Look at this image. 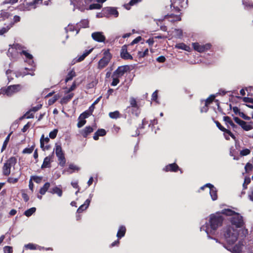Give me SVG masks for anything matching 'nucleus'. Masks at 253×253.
Returning a JSON list of instances; mask_svg holds the SVG:
<instances>
[{
  "label": "nucleus",
  "instance_id": "obj_1",
  "mask_svg": "<svg viewBox=\"0 0 253 253\" xmlns=\"http://www.w3.org/2000/svg\"><path fill=\"white\" fill-rule=\"evenodd\" d=\"M223 221V217L219 212L211 214L208 221L201 226L200 230L205 231L209 238L213 239L211 236L215 234L217 229L222 226Z\"/></svg>",
  "mask_w": 253,
  "mask_h": 253
},
{
  "label": "nucleus",
  "instance_id": "obj_2",
  "mask_svg": "<svg viewBox=\"0 0 253 253\" xmlns=\"http://www.w3.org/2000/svg\"><path fill=\"white\" fill-rule=\"evenodd\" d=\"M221 213L230 217L229 220L231 225L236 228H241L243 226L244 222L243 216L238 212L230 209H225L221 211Z\"/></svg>",
  "mask_w": 253,
  "mask_h": 253
},
{
  "label": "nucleus",
  "instance_id": "obj_3",
  "mask_svg": "<svg viewBox=\"0 0 253 253\" xmlns=\"http://www.w3.org/2000/svg\"><path fill=\"white\" fill-rule=\"evenodd\" d=\"M22 54L25 56L27 60H29V64H32L33 63L32 55L22 49L21 46L18 44H14L10 46L7 52L8 56L13 59L17 58Z\"/></svg>",
  "mask_w": 253,
  "mask_h": 253
},
{
  "label": "nucleus",
  "instance_id": "obj_4",
  "mask_svg": "<svg viewBox=\"0 0 253 253\" xmlns=\"http://www.w3.org/2000/svg\"><path fill=\"white\" fill-rule=\"evenodd\" d=\"M238 231L233 227L228 226L224 231V238L228 245L233 244L238 238Z\"/></svg>",
  "mask_w": 253,
  "mask_h": 253
},
{
  "label": "nucleus",
  "instance_id": "obj_5",
  "mask_svg": "<svg viewBox=\"0 0 253 253\" xmlns=\"http://www.w3.org/2000/svg\"><path fill=\"white\" fill-rule=\"evenodd\" d=\"M17 163L16 158L14 157L9 158L3 164L2 167V174L5 176H8L10 174L11 168H14Z\"/></svg>",
  "mask_w": 253,
  "mask_h": 253
},
{
  "label": "nucleus",
  "instance_id": "obj_6",
  "mask_svg": "<svg viewBox=\"0 0 253 253\" xmlns=\"http://www.w3.org/2000/svg\"><path fill=\"white\" fill-rule=\"evenodd\" d=\"M22 88V86L20 84L10 85L6 88H1L0 89V95L6 94L8 96H10L20 91Z\"/></svg>",
  "mask_w": 253,
  "mask_h": 253
},
{
  "label": "nucleus",
  "instance_id": "obj_7",
  "mask_svg": "<svg viewBox=\"0 0 253 253\" xmlns=\"http://www.w3.org/2000/svg\"><path fill=\"white\" fill-rule=\"evenodd\" d=\"M112 55L109 50H105L103 52V57L99 61L97 68L101 70L106 67L110 61Z\"/></svg>",
  "mask_w": 253,
  "mask_h": 253
},
{
  "label": "nucleus",
  "instance_id": "obj_8",
  "mask_svg": "<svg viewBox=\"0 0 253 253\" xmlns=\"http://www.w3.org/2000/svg\"><path fill=\"white\" fill-rule=\"evenodd\" d=\"M54 151L58 158L59 165L62 167H64L66 164V160L61 145L56 144Z\"/></svg>",
  "mask_w": 253,
  "mask_h": 253
},
{
  "label": "nucleus",
  "instance_id": "obj_9",
  "mask_svg": "<svg viewBox=\"0 0 253 253\" xmlns=\"http://www.w3.org/2000/svg\"><path fill=\"white\" fill-rule=\"evenodd\" d=\"M192 46L195 50L199 52H203L211 48V44L206 43L205 44H200L198 42L192 43Z\"/></svg>",
  "mask_w": 253,
  "mask_h": 253
},
{
  "label": "nucleus",
  "instance_id": "obj_10",
  "mask_svg": "<svg viewBox=\"0 0 253 253\" xmlns=\"http://www.w3.org/2000/svg\"><path fill=\"white\" fill-rule=\"evenodd\" d=\"M208 187L209 189L211 199L215 201L217 199V190L216 188L210 183H207L201 187V190H203L205 188Z\"/></svg>",
  "mask_w": 253,
  "mask_h": 253
},
{
  "label": "nucleus",
  "instance_id": "obj_11",
  "mask_svg": "<svg viewBox=\"0 0 253 253\" xmlns=\"http://www.w3.org/2000/svg\"><path fill=\"white\" fill-rule=\"evenodd\" d=\"M234 120L237 124L241 126V127L245 131H249L253 128V127L251 125L241 120L238 117H234Z\"/></svg>",
  "mask_w": 253,
  "mask_h": 253
},
{
  "label": "nucleus",
  "instance_id": "obj_12",
  "mask_svg": "<svg viewBox=\"0 0 253 253\" xmlns=\"http://www.w3.org/2000/svg\"><path fill=\"white\" fill-rule=\"evenodd\" d=\"M188 4V0H176L174 1H171V7L172 6L176 10H180L179 7L183 8L186 7Z\"/></svg>",
  "mask_w": 253,
  "mask_h": 253
},
{
  "label": "nucleus",
  "instance_id": "obj_13",
  "mask_svg": "<svg viewBox=\"0 0 253 253\" xmlns=\"http://www.w3.org/2000/svg\"><path fill=\"white\" fill-rule=\"evenodd\" d=\"M129 69V67L128 65L122 66L119 67L113 74L115 76H117V77L120 78L122 77Z\"/></svg>",
  "mask_w": 253,
  "mask_h": 253
},
{
  "label": "nucleus",
  "instance_id": "obj_14",
  "mask_svg": "<svg viewBox=\"0 0 253 253\" xmlns=\"http://www.w3.org/2000/svg\"><path fill=\"white\" fill-rule=\"evenodd\" d=\"M93 39L98 42H103L105 40V37L102 32H94L91 35Z\"/></svg>",
  "mask_w": 253,
  "mask_h": 253
},
{
  "label": "nucleus",
  "instance_id": "obj_15",
  "mask_svg": "<svg viewBox=\"0 0 253 253\" xmlns=\"http://www.w3.org/2000/svg\"><path fill=\"white\" fill-rule=\"evenodd\" d=\"M121 57L125 60L132 59V56L127 52L126 45H124L121 51Z\"/></svg>",
  "mask_w": 253,
  "mask_h": 253
},
{
  "label": "nucleus",
  "instance_id": "obj_16",
  "mask_svg": "<svg viewBox=\"0 0 253 253\" xmlns=\"http://www.w3.org/2000/svg\"><path fill=\"white\" fill-rule=\"evenodd\" d=\"M243 244L239 242L237 245L234 246L233 248H228L225 247L226 249L230 251L231 252L233 253H241L242 249Z\"/></svg>",
  "mask_w": 253,
  "mask_h": 253
},
{
  "label": "nucleus",
  "instance_id": "obj_17",
  "mask_svg": "<svg viewBox=\"0 0 253 253\" xmlns=\"http://www.w3.org/2000/svg\"><path fill=\"white\" fill-rule=\"evenodd\" d=\"M42 0H34L33 1L29 2L27 4L25 7V9L27 10H30L32 8H35L36 5L39 3V2L42 1Z\"/></svg>",
  "mask_w": 253,
  "mask_h": 253
},
{
  "label": "nucleus",
  "instance_id": "obj_18",
  "mask_svg": "<svg viewBox=\"0 0 253 253\" xmlns=\"http://www.w3.org/2000/svg\"><path fill=\"white\" fill-rule=\"evenodd\" d=\"M93 130L94 128L92 127L87 126L81 131V133L84 137H86L89 134L93 132Z\"/></svg>",
  "mask_w": 253,
  "mask_h": 253
},
{
  "label": "nucleus",
  "instance_id": "obj_19",
  "mask_svg": "<svg viewBox=\"0 0 253 253\" xmlns=\"http://www.w3.org/2000/svg\"><path fill=\"white\" fill-rule=\"evenodd\" d=\"M178 169V167L175 163L171 164L165 167L164 169L166 171H176Z\"/></svg>",
  "mask_w": 253,
  "mask_h": 253
},
{
  "label": "nucleus",
  "instance_id": "obj_20",
  "mask_svg": "<svg viewBox=\"0 0 253 253\" xmlns=\"http://www.w3.org/2000/svg\"><path fill=\"white\" fill-rule=\"evenodd\" d=\"M215 123H216V126H217V127L220 129L221 130V131H223V132H226L228 133V134L229 135H230V136L233 138L234 139H235V136L232 134V133L229 130L225 128L223 126H222L221 124L218 122H215Z\"/></svg>",
  "mask_w": 253,
  "mask_h": 253
},
{
  "label": "nucleus",
  "instance_id": "obj_21",
  "mask_svg": "<svg viewBox=\"0 0 253 253\" xmlns=\"http://www.w3.org/2000/svg\"><path fill=\"white\" fill-rule=\"evenodd\" d=\"M90 199H87L85 201L84 203L77 210V212H81L84 210H86L89 206L90 203Z\"/></svg>",
  "mask_w": 253,
  "mask_h": 253
},
{
  "label": "nucleus",
  "instance_id": "obj_22",
  "mask_svg": "<svg viewBox=\"0 0 253 253\" xmlns=\"http://www.w3.org/2000/svg\"><path fill=\"white\" fill-rule=\"evenodd\" d=\"M182 31L181 29H174L172 31V34L173 35V37L176 38L181 39L182 37Z\"/></svg>",
  "mask_w": 253,
  "mask_h": 253
},
{
  "label": "nucleus",
  "instance_id": "obj_23",
  "mask_svg": "<svg viewBox=\"0 0 253 253\" xmlns=\"http://www.w3.org/2000/svg\"><path fill=\"white\" fill-rule=\"evenodd\" d=\"M126 232V228L124 226H121L120 227L119 230L117 234V237L118 239H120L124 237Z\"/></svg>",
  "mask_w": 253,
  "mask_h": 253
},
{
  "label": "nucleus",
  "instance_id": "obj_24",
  "mask_svg": "<svg viewBox=\"0 0 253 253\" xmlns=\"http://www.w3.org/2000/svg\"><path fill=\"white\" fill-rule=\"evenodd\" d=\"M175 47L177 48L183 49L188 52L191 51L190 47L183 43H177L175 45Z\"/></svg>",
  "mask_w": 253,
  "mask_h": 253
},
{
  "label": "nucleus",
  "instance_id": "obj_25",
  "mask_svg": "<svg viewBox=\"0 0 253 253\" xmlns=\"http://www.w3.org/2000/svg\"><path fill=\"white\" fill-rule=\"evenodd\" d=\"M65 30L67 32L76 31L75 35L79 33V30L75 26L72 24H69L68 26L65 28Z\"/></svg>",
  "mask_w": 253,
  "mask_h": 253
},
{
  "label": "nucleus",
  "instance_id": "obj_26",
  "mask_svg": "<svg viewBox=\"0 0 253 253\" xmlns=\"http://www.w3.org/2000/svg\"><path fill=\"white\" fill-rule=\"evenodd\" d=\"M92 51V49L89 50H86L82 55L77 57L75 60L76 62H81L83 61L86 56H87Z\"/></svg>",
  "mask_w": 253,
  "mask_h": 253
},
{
  "label": "nucleus",
  "instance_id": "obj_27",
  "mask_svg": "<svg viewBox=\"0 0 253 253\" xmlns=\"http://www.w3.org/2000/svg\"><path fill=\"white\" fill-rule=\"evenodd\" d=\"M25 247L26 249H30V250H41L42 248L40 246H39L38 245L33 244H28L25 245Z\"/></svg>",
  "mask_w": 253,
  "mask_h": 253
},
{
  "label": "nucleus",
  "instance_id": "obj_28",
  "mask_svg": "<svg viewBox=\"0 0 253 253\" xmlns=\"http://www.w3.org/2000/svg\"><path fill=\"white\" fill-rule=\"evenodd\" d=\"M243 4L245 8L250 9L253 8V3L249 0H243Z\"/></svg>",
  "mask_w": 253,
  "mask_h": 253
},
{
  "label": "nucleus",
  "instance_id": "obj_29",
  "mask_svg": "<svg viewBox=\"0 0 253 253\" xmlns=\"http://www.w3.org/2000/svg\"><path fill=\"white\" fill-rule=\"evenodd\" d=\"M50 192L52 194H56L59 197H61L62 195V190L58 187H55L53 188Z\"/></svg>",
  "mask_w": 253,
  "mask_h": 253
},
{
  "label": "nucleus",
  "instance_id": "obj_30",
  "mask_svg": "<svg viewBox=\"0 0 253 253\" xmlns=\"http://www.w3.org/2000/svg\"><path fill=\"white\" fill-rule=\"evenodd\" d=\"M50 186V183L49 182L45 183L42 187L40 190V193L42 195H44L47 191Z\"/></svg>",
  "mask_w": 253,
  "mask_h": 253
},
{
  "label": "nucleus",
  "instance_id": "obj_31",
  "mask_svg": "<svg viewBox=\"0 0 253 253\" xmlns=\"http://www.w3.org/2000/svg\"><path fill=\"white\" fill-rule=\"evenodd\" d=\"M223 120L226 124L230 125L232 128H234L236 127V126L233 123L231 118L228 116H225L223 118Z\"/></svg>",
  "mask_w": 253,
  "mask_h": 253
},
{
  "label": "nucleus",
  "instance_id": "obj_32",
  "mask_svg": "<svg viewBox=\"0 0 253 253\" xmlns=\"http://www.w3.org/2000/svg\"><path fill=\"white\" fill-rule=\"evenodd\" d=\"M50 158L49 157H46L44 158L42 165V168H46L50 167Z\"/></svg>",
  "mask_w": 253,
  "mask_h": 253
},
{
  "label": "nucleus",
  "instance_id": "obj_33",
  "mask_svg": "<svg viewBox=\"0 0 253 253\" xmlns=\"http://www.w3.org/2000/svg\"><path fill=\"white\" fill-rule=\"evenodd\" d=\"M76 73L73 70H71L68 73L67 76V77L65 79V82H68V81L72 80V79L75 77Z\"/></svg>",
  "mask_w": 253,
  "mask_h": 253
},
{
  "label": "nucleus",
  "instance_id": "obj_34",
  "mask_svg": "<svg viewBox=\"0 0 253 253\" xmlns=\"http://www.w3.org/2000/svg\"><path fill=\"white\" fill-rule=\"evenodd\" d=\"M73 93H70L66 96L63 97L61 100V103L62 104H65L67 103L73 97Z\"/></svg>",
  "mask_w": 253,
  "mask_h": 253
},
{
  "label": "nucleus",
  "instance_id": "obj_35",
  "mask_svg": "<svg viewBox=\"0 0 253 253\" xmlns=\"http://www.w3.org/2000/svg\"><path fill=\"white\" fill-rule=\"evenodd\" d=\"M12 26L13 24H10L6 27H2L0 29V36H1L6 33L10 29V28L12 27Z\"/></svg>",
  "mask_w": 253,
  "mask_h": 253
},
{
  "label": "nucleus",
  "instance_id": "obj_36",
  "mask_svg": "<svg viewBox=\"0 0 253 253\" xmlns=\"http://www.w3.org/2000/svg\"><path fill=\"white\" fill-rule=\"evenodd\" d=\"M80 169V168H79L78 166L74 165L73 164H70L69 165L68 171H69L70 173H72L75 171H78Z\"/></svg>",
  "mask_w": 253,
  "mask_h": 253
},
{
  "label": "nucleus",
  "instance_id": "obj_37",
  "mask_svg": "<svg viewBox=\"0 0 253 253\" xmlns=\"http://www.w3.org/2000/svg\"><path fill=\"white\" fill-rule=\"evenodd\" d=\"M107 10L110 14L114 15L115 17H118L119 13L116 8L114 7H108Z\"/></svg>",
  "mask_w": 253,
  "mask_h": 253
},
{
  "label": "nucleus",
  "instance_id": "obj_38",
  "mask_svg": "<svg viewBox=\"0 0 253 253\" xmlns=\"http://www.w3.org/2000/svg\"><path fill=\"white\" fill-rule=\"evenodd\" d=\"M11 133H12V132H10L7 135V136L6 137V138H5L3 143L2 148H1V152L3 151L5 149V148H6V147L7 146V145L9 141L10 136Z\"/></svg>",
  "mask_w": 253,
  "mask_h": 253
},
{
  "label": "nucleus",
  "instance_id": "obj_39",
  "mask_svg": "<svg viewBox=\"0 0 253 253\" xmlns=\"http://www.w3.org/2000/svg\"><path fill=\"white\" fill-rule=\"evenodd\" d=\"M36 209L35 208H31L26 211L24 212V214L26 216L29 217L36 211Z\"/></svg>",
  "mask_w": 253,
  "mask_h": 253
},
{
  "label": "nucleus",
  "instance_id": "obj_40",
  "mask_svg": "<svg viewBox=\"0 0 253 253\" xmlns=\"http://www.w3.org/2000/svg\"><path fill=\"white\" fill-rule=\"evenodd\" d=\"M141 0H131L128 4L125 5V6L126 9H130V6L133 5L138 2L140 1Z\"/></svg>",
  "mask_w": 253,
  "mask_h": 253
},
{
  "label": "nucleus",
  "instance_id": "obj_41",
  "mask_svg": "<svg viewBox=\"0 0 253 253\" xmlns=\"http://www.w3.org/2000/svg\"><path fill=\"white\" fill-rule=\"evenodd\" d=\"M112 78H113V81L111 83V85L112 86H116L119 83V78L120 77H117V76H114V74H113V76H112Z\"/></svg>",
  "mask_w": 253,
  "mask_h": 253
},
{
  "label": "nucleus",
  "instance_id": "obj_42",
  "mask_svg": "<svg viewBox=\"0 0 253 253\" xmlns=\"http://www.w3.org/2000/svg\"><path fill=\"white\" fill-rule=\"evenodd\" d=\"M86 123L85 120L84 119H80V117L78 118V123L77 124V126L79 128L82 127Z\"/></svg>",
  "mask_w": 253,
  "mask_h": 253
},
{
  "label": "nucleus",
  "instance_id": "obj_43",
  "mask_svg": "<svg viewBox=\"0 0 253 253\" xmlns=\"http://www.w3.org/2000/svg\"><path fill=\"white\" fill-rule=\"evenodd\" d=\"M148 48H146L145 49V50L144 51H139L138 52V56L139 57V58H143L144 57H145L146 55H147L148 54Z\"/></svg>",
  "mask_w": 253,
  "mask_h": 253
},
{
  "label": "nucleus",
  "instance_id": "obj_44",
  "mask_svg": "<svg viewBox=\"0 0 253 253\" xmlns=\"http://www.w3.org/2000/svg\"><path fill=\"white\" fill-rule=\"evenodd\" d=\"M119 112L116 111L113 112H110L109 114V117L112 119H117L119 117Z\"/></svg>",
  "mask_w": 253,
  "mask_h": 253
},
{
  "label": "nucleus",
  "instance_id": "obj_45",
  "mask_svg": "<svg viewBox=\"0 0 253 253\" xmlns=\"http://www.w3.org/2000/svg\"><path fill=\"white\" fill-rule=\"evenodd\" d=\"M31 180H34L37 183H40L42 181V177L38 176H32L30 178Z\"/></svg>",
  "mask_w": 253,
  "mask_h": 253
},
{
  "label": "nucleus",
  "instance_id": "obj_46",
  "mask_svg": "<svg viewBox=\"0 0 253 253\" xmlns=\"http://www.w3.org/2000/svg\"><path fill=\"white\" fill-rule=\"evenodd\" d=\"M20 176V174H19V175L16 178L9 177L7 179V181H8V182H9L10 183H12V184L15 183L18 181V179H19Z\"/></svg>",
  "mask_w": 253,
  "mask_h": 253
},
{
  "label": "nucleus",
  "instance_id": "obj_47",
  "mask_svg": "<svg viewBox=\"0 0 253 253\" xmlns=\"http://www.w3.org/2000/svg\"><path fill=\"white\" fill-rule=\"evenodd\" d=\"M59 97V96L58 95H55L53 96V98L49 99L48 104L49 105H51L53 104Z\"/></svg>",
  "mask_w": 253,
  "mask_h": 253
},
{
  "label": "nucleus",
  "instance_id": "obj_48",
  "mask_svg": "<svg viewBox=\"0 0 253 253\" xmlns=\"http://www.w3.org/2000/svg\"><path fill=\"white\" fill-rule=\"evenodd\" d=\"M40 143H41V147L43 149V150H48L49 149L48 146H44V143L43 140V135H42L41 138L40 139Z\"/></svg>",
  "mask_w": 253,
  "mask_h": 253
},
{
  "label": "nucleus",
  "instance_id": "obj_49",
  "mask_svg": "<svg viewBox=\"0 0 253 253\" xmlns=\"http://www.w3.org/2000/svg\"><path fill=\"white\" fill-rule=\"evenodd\" d=\"M102 6L100 4L98 3H93L90 4L89 6V9H99L101 8Z\"/></svg>",
  "mask_w": 253,
  "mask_h": 253
},
{
  "label": "nucleus",
  "instance_id": "obj_50",
  "mask_svg": "<svg viewBox=\"0 0 253 253\" xmlns=\"http://www.w3.org/2000/svg\"><path fill=\"white\" fill-rule=\"evenodd\" d=\"M253 168V165L250 163H248L245 167V171L246 172H249V171L252 170Z\"/></svg>",
  "mask_w": 253,
  "mask_h": 253
},
{
  "label": "nucleus",
  "instance_id": "obj_51",
  "mask_svg": "<svg viewBox=\"0 0 253 253\" xmlns=\"http://www.w3.org/2000/svg\"><path fill=\"white\" fill-rule=\"evenodd\" d=\"M58 132V130L57 129H54L53 130L51 131L49 134V136L51 139H54L56 137L57 134Z\"/></svg>",
  "mask_w": 253,
  "mask_h": 253
},
{
  "label": "nucleus",
  "instance_id": "obj_52",
  "mask_svg": "<svg viewBox=\"0 0 253 253\" xmlns=\"http://www.w3.org/2000/svg\"><path fill=\"white\" fill-rule=\"evenodd\" d=\"M91 115V114L89 112L85 111L80 116V119L85 120L86 118H87Z\"/></svg>",
  "mask_w": 253,
  "mask_h": 253
},
{
  "label": "nucleus",
  "instance_id": "obj_53",
  "mask_svg": "<svg viewBox=\"0 0 253 253\" xmlns=\"http://www.w3.org/2000/svg\"><path fill=\"white\" fill-rule=\"evenodd\" d=\"M34 150V146L31 147L26 148L23 150V154H31Z\"/></svg>",
  "mask_w": 253,
  "mask_h": 253
},
{
  "label": "nucleus",
  "instance_id": "obj_54",
  "mask_svg": "<svg viewBox=\"0 0 253 253\" xmlns=\"http://www.w3.org/2000/svg\"><path fill=\"white\" fill-rule=\"evenodd\" d=\"M215 96L214 95H211L205 101L206 105L210 104L214 99Z\"/></svg>",
  "mask_w": 253,
  "mask_h": 253
},
{
  "label": "nucleus",
  "instance_id": "obj_55",
  "mask_svg": "<svg viewBox=\"0 0 253 253\" xmlns=\"http://www.w3.org/2000/svg\"><path fill=\"white\" fill-rule=\"evenodd\" d=\"M4 253H12L13 252L12 248L10 246H5L3 248Z\"/></svg>",
  "mask_w": 253,
  "mask_h": 253
},
{
  "label": "nucleus",
  "instance_id": "obj_56",
  "mask_svg": "<svg viewBox=\"0 0 253 253\" xmlns=\"http://www.w3.org/2000/svg\"><path fill=\"white\" fill-rule=\"evenodd\" d=\"M130 104L131 107H137V103L136 100L133 97H130L129 99Z\"/></svg>",
  "mask_w": 253,
  "mask_h": 253
},
{
  "label": "nucleus",
  "instance_id": "obj_57",
  "mask_svg": "<svg viewBox=\"0 0 253 253\" xmlns=\"http://www.w3.org/2000/svg\"><path fill=\"white\" fill-rule=\"evenodd\" d=\"M251 151L248 149H245L240 151V155L242 156H247L250 153Z\"/></svg>",
  "mask_w": 253,
  "mask_h": 253
},
{
  "label": "nucleus",
  "instance_id": "obj_58",
  "mask_svg": "<svg viewBox=\"0 0 253 253\" xmlns=\"http://www.w3.org/2000/svg\"><path fill=\"white\" fill-rule=\"evenodd\" d=\"M96 132L99 136H103L105 135L106 133L105 130L104 129H99Z\"/></svg>",
  "mask_w": 253,
  "mask_h": 253
},
{
  "label": "nucleus",
  "instance_id": "obj_59",
  "mask_svg": "<svg viewBox=\"0 0 253 253\" xmlns=\"http://www.w3.org/2000/svg\"><path fill=\"white\" fill-rule=\"evenodd\" d=\"M80 24L83 28H86L88 27V21L86 20H84L80 22Z\"/></svg>",
  "mask_w": 253,
  "mask_h": 253
},
{
  "label": "nucleus",
  "instance_id": "obj_60",
  "mask_svg": "<svg viewBox=\"0 0 253 253\" xmlns=\"http://www.w3.org/2000/svg\"><path fill=\"white\" fill-rule=\"evenodd\" d=\"M251 179L250 178H246L244 180V182L243 183V187L244 189L247 188V185L250 183Z\"/></svg>",
  "mask_w": 253,
  "mask_h": 253
},
{
  "label": "nucleus",
  "instance_id": "obj_61",
  "mask_svg": "<svg viewBox=\"0 0 253 253\" xmlns=\"http://www.w3.org/2000/svg\"><path fill=\"white\" fill-rule=\"evenodd\" d=\"M42 104H38L36 106L32 107L31 109V111L35 112L40 110L42 108Z\"/></svg>",
  "mask_w": 253,
  "mask_h": 253
},
{
  "label": "nucleus",
  "instance_id": "obj_62",
  "mask_svg": "<svg viewBox=\"0 0 253 253\" xmlns=\"http://www.w3.org/2000/svg\"><path fill=\"white\" fill-rule=\"evenodd\" d=\"M166 58L164 56H161L157 58V61L160 63H163L165 61Z\"/></svg>",
  "mask_w": 253,
  "mask_h": 253
},
{
  "label": "nucleus",
  "instance_id": "obj_63",
  "mask_svg": "<svg viewBox=\"0 0 253 253\" xmlns=\"http://www.w3.org/2000/svg\"><path fill=\"white\" fill-rule=\"evenodd\" d=\"M240 116L243 119H244V120H247V121H249L251 119V118L250 117L247 116L246 115H245L243 113H241V114H240Z\"/></svg>",
  "mask_w": 253,
  "mask_h": 253
},
{
  "label": "nucleus",
  "instance_id": "obj_64",
  "mask_svg": "<svg viewBox=\"0 0 253 253\" xmlns=\"http://www.w3.org/2000/svg\"><path fill=\"white\" fill-rule=\"evenodd\" d=\"M249 197L252 201H253V187L251 189V193L249 194Z\"/></svg>",
  "mask_w": 253,
  "mask_h": 253
}]
</instances>
